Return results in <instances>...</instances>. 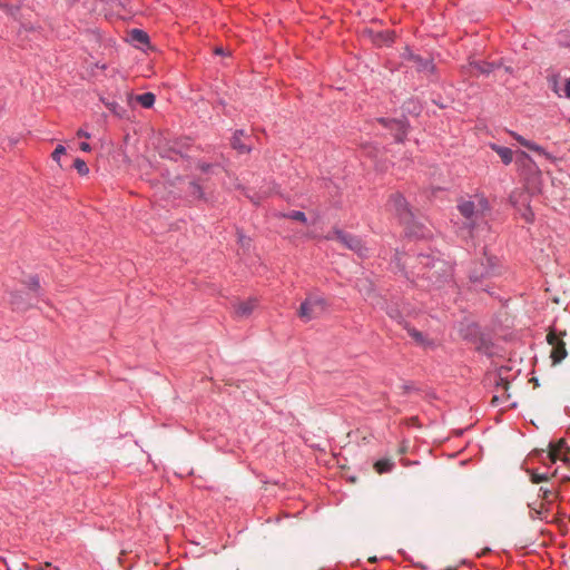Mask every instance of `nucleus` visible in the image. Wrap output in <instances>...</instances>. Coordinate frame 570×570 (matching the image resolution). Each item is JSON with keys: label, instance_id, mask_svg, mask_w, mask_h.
<instances>
[{"label": "nucleus", "instance_id": "nucleus-33", "mask_svg": "<svg viewBox=\"0 0 570 570\" xmlns=\"http://www.w3.org/2000/svg\"><path fill=\"white\" fill-rule=\"evenodd\" d=\"M77 136H78V137L90 138V135H89L87 131H85L83 129H81V128H80V129H78V131H77Z\"/></svg>", "mask_w": 570, "mask_h": 570}, {"label": "nucleus", "instance_id": "nucleus-32", "mask_svg": "<svg viewBox=\"0 0 570 570\" xmlns=\"http://www.w3.org/2000/svg\"><path fill=\"white\" fill-rule=\"evenodd\" d=\"M79 148H80L82 151H90V150H91L90 145H89L88 142H86V141L80 142Z\"/></svg>", "mask_w": 570, "mask_h": 570}, {"label": "nucleus", "instance_id": "nucleus-20", "mask_svg": "<svg viewBox=\"0 0 570 570\" xmlns=\"http://www.w3.org/2000/svg\"><path fill=\"white\" fill-rule=\"evenodd\" d=\"M394 41V33L391 31H383L377 33L374 42L379 46L390 45Z\"/></svg>", "mask_w": 570, "mask_h": 570}, {"label": "nucleus", "instance_id": "nucleus-36", "mask_svg": "<svg viewBox=\"0 0 570 570\" xmlns=\"http://www.w3.org/2000/svg\"><path fill=\"white\" fill-rule=\"evenodd\" d=\"M22 28L29 29V27L27 24H24V23H22Z\"/></svg>", "mask_w": 570, "mask_h": 570}, {"label": "nucleus", "instance_id": "nucleus-16", "mask_svg": "<svg viewBox=\"0 0 570 570\" xmlns=\"http://www.w3.org/2000/svg\"><path fill=\"white\" fill-rule=\"evenodd\" d=\"M491 148L500 156L504 165H509L513 159V153L508 147L492 145Z\"/></svg>", "mask_w": 570, "mask_h": 570}, {"label": "nucleus", "instance_id": "nucleus-35", "mask_svg": "<svg viewBox=\"0 0 570 570\" xmlns=\"http://www.w3.org/2000/svg\"><path fill=\"white\" fill-rule=\"evenodd\" d=\"M216 53L222 55L223 53V49L222 48H217L216 49Z\"/></svg>", "mask_w": 570, "mask_h": 570}, {"label": "nucleus", "instance_id": "nucleus-23", "mask_svg": "<svg viewBox=\"0 0 570 570\" xmlns=\"http://www.w3.org/2000/svg\"><path fill=\"white\" fill-rule=\"evenodd\" d=\"M283 217H286V218H289L293 220H297V222H301L304 224L307 222L306 215L299 210H292L287 214H284Z\"/></svg>", "mask_w": 570, "mask_h": 570}, {"label": "nucleus", "instance_id": "nucleus-30", "mask_svg": "<svg viewBox=\"0 0 570 570\" xmlns=\"http://www.w3.org/2000/svg\"><path fill=\"white\" fill-rule=\"evenodd\" d=\"M30 287L35 291H37L40 287L39 279L36 277H32L30 279Z\"/></svg>", "mask_w": 570, "mask_h": 570}, {"label": "nucleus", "instance_id": "nucleus-15", "mask_svg": "<svg viewBox=\"0 0 570 570\" xmlns=\"http://www.w3.org/2000/svg\"><path fill=\"white\" fill-rule=\"evenodd\" d=\"M409 335L414 340V342L419 345H422V346H428V345H431V342L430 340L420 331H417L416 328L414 327H411V326H405Z\"/></svg>", "mask_w": 570, "mask_h": 570}, {"label": "nucleus", "instance_id": "nucleus-27", "mask_svg": "<svg viewBox=\"0 0 570 570\" xmlns=\"http://www.w3.org/2000/svg\"><path fill=\"white\" fill-rule=\"evenodd\" d=\"M548 478H549L548 473H541V474H539V473H533V474H532V482H534V483H540V482H542V481H547V480H548Z\"/></svg>", "mask_w": 570, "mask_h": 570}, {"label": "nucleus", "instance_id": "nucleus-13", "mask_svg": "<svg viewBox=\"0 0 570 570\" xmlns=\"http://www.w3.org/2000/svg\"><path fill=\"white\" fill-rule=\"evenodd\" d=\"M470 67L472 69V75L478 76L480 73L482 75H489L493 70L500 67V65L495 62H488V61H472L470 62Z\"/></svg>", "mask_w": 570, "mask_h": 570}, {"label": "nucleus", "instance_id": "nucleus-26", "mask_svg": "<svg viewBox=\"0 0 570 570\" xmlns=\"http://www.w3.org/2000/svg\"><path fill=\"white\" fill-rule=\"evenodd\" d=\"M65 153H66V148H65L62 145H58V146L55 148V150H53V153H52L51 157H52V159H53L55 161H57V163L59 164V161H60V157H61Z\"/></svg>", "mask_w": 570, "mask_h": 570}, {"label": "nucleus", "instance_id": "nucleus-28", "mask_svg": "<svg viewBox=\"0 0 570 570\" xmlns=\"http://www.w3.org/2000/svg\"><path fill=\"white\" fill-rule=\"evenodd\" d=\"M198 168H199L203 173H209V171H212V169L214 168V165H212V164H206V163H199V164H198Z\"/></svg>", "mask_w": 570, "mask_h": 570}, {"label": "nucleus", "instance_id": "nucleus-6", "mask_svg": "<svg viewBox=\"0 0 570 570\" xmlns=\"http://www.w3.org/2000/svg\"><path fill=\"white\" fill-rule=\"evenodd\" d=\"M498 267V259L494 256H488L484 253V261L480 263V266H474L471 269L470 278L473 282L480 281L483 277H488L494 275Z\"/></svg>", "mask_w": 570, "mask_h": 570}, {"label": "nucleus", "instance_id": "nucleus-29", "mask_svg": "<svg viewBox=\"0 0 570 570\" xmlns=\"http://www.w3.org/2000/svg\"><path fill=\"white\" fill-rule=\"evenodd\" d=\"M564 97L570 99V78L566 80L564 88L562 89Z\"/></svg>", "mask_w": 570, "mask_h": 570}, {"label": "nucleus", "instance_id": "nucleus-17", "mask_svg": "<svg viewBox=\"0 0 570 570\" xmlns=\"http://www.w3.org/2000/svg\"><path fill=\"white\" fill-rule=\"evenodd\" d=\"M394 466V462L390 459H381L375 462L374 469L379 474L390 472Z\"/></svg>", "mask_w": 570, "mask_h": 570}, {"label": "nucleus", "instance_id": "nucleus-2", "mask_svg": "<svg viewBox=\"0 0 570 570\" xmlns=\"http://www.w3.org/2000/svg\"><path fill=\"white\" fill-rule=\"evenodd\" d=\"M327 307L326 301L317 295H309L301 304L298 309V316L304 321L308 322L322 315Z\"/></svg>", "mask_w": 570, "mask_h": 570}, {"label": "nucleus", "instance_id": "nucleus-9", "mask_svg": "<svg viewBox=\"0 0 570 570\" xmlns=\"http://www.w3.org/2000/svg\"><path fill=\"white\" fill-rule=\"evenodd\" d=\"M379 121L393 131V136L397 142H402L407 132V124L405 120L380 118Z\"/></svg>", "mask_w": 570, "mask_h": 570}, {"label": "nucleus", "instance_id": "nucleus-31", "mask_svg": "<svg viewBox=\"0 0 570 570\" xmlns=\"http://www.w3.org/2000/svg\"><path fill=\"white\" fill-rule=\"evenodd\" d=\"M523 217L527 222H532L533 220V213L528 208L525 210V213L523 214Z\"/></svg>", "mask_w": 570, "mask_h": 570}, {"label": "nucleus", "instance_id": "nucleus-19", "mask_svg": "<svg viewBox=\"0 0 570 570\" xmlns=\"http://www.w3.org/2000/svg\"><path fill=\"white\" fill-rule=\"evenodd\" d=\"M155 95L151 92H145L141 95H138L136 97V100L144 107V108H151L155 104Z\"/></svg>", "mask_w": 570, "mask_h": 570}, {"label": "nucleus", "instance_id": "nucleus-3", "mask_svg": "<svg viewBox=\"0 0 570 570\" xmlns=\"http://www.w3.org/2000/svg\"><path fill=\"white\" fill-rule=\"evenodd\" d=\"M386 208L389 212L396 215L404 224H409L412 220L413 215L407 206V202L400 193L390 196Z\"/></svg>", "mask_w": 570, "mask_h": 570}, {"label": "nucleus", "instance_id": "nucleus-11", "mask_svg": "<svg viewBox=\"0 0 570 570\" xmlns=\"http://www.w3.org/2000/svg\"><path fill=\"white\" fill-rule=\"evenodd\" d=\"M510 135L523 147L532 150V151H535L538 153L539 155H542L544 156L547 159H551L552 156L544 149L542 148L541 146H539L538 144L533 142V141H530L528 139H525L524 137L520 136L519 134L517 132H513L511 131Z\"/></svg>", "mask_w": 570, "mask_h": 570}, {"label": "nucleus", "instance_id": "nucleus-8", "mask_svg": "<svg viewBox=\"0 0 570 570\" xmlns=\"http://www.w3.org/2000/svg\"><path fill=\"white\" fill-rule=\"evenodd\" d=\"M404 58L412 61L419 72H423L425 75H432L434 72L435 66L432 59L423 58L407 49L404 53Z\"/></svg>", "mask_w": 570, "mask_h": 570}, {"label": "nucleus", "instance_id": "nucleus-18", "mask_svg": "<svg viewBox=\"0 0 570 570\" xmlns=\"http://www.w3.org/2000/svg\"><path fill=\"white\" fill-rule=\"evenodd\" d=\"M131 40L138 42L139 45H148L149 37L148 35L140 29H132L130 32Z\"/></svg>", "mask_w": 570, "mask_h": 570}, {"label": "nucleus", "instance_id": "nucleus-4", "mask_svg": "<svg viewBox=\"0 0 570 570\" xmlns=\"http://www.w3.org/2000/svg\"><path fill=\"white\" fill-rule=\"evenodd\" d=\"M563 335H566V332L557 333L556 330H550L547 335V342L551 345L550 356L554 364L560 363L568 355L566 343L562 340Z\"/></svg>", "mask_w": 570, "mask_h": 570}, {"label": "nucleus", "instance_id": "nucleus-1", "mask_svg": "<svg viewBox=\"0 0 570 570\" xmlns=\"http://www.w3.org/2000/svg\"><path fill=\"white\" fill-rule=\"evenodd\" d=\"M458 209L465 219L464 226L471 230L483 220L484 213L489 209V204L485 197L474 195L469 199L460 200Z\"/></svg>", "mask_w": 570, "mask_h": 570}, {"label": "nucleus", "instance_id": "nucleus-34", "mask_svg": "<svg viewBox=\"0 0 570 570\" xmlns=\"http://www.w3.org/2000/svg\"><path fill=\"white\" fill-rule=\"evenodd\" d=\"M10 303L13 305L14 308H20L18 302L16 301V295H12Z\"/></svg>", "mask_w": 570, "mask_h": 570}, {"label": "nucleus", "instance_id": "nucleus-14", "mask_svg": "<svg viewBox=\"0 0 570 570\" xmlns=\"http://www.w3.org/2000/svg\"><path fill=\"white\" fill-rule=\"evenodd\" d=\"M244 132L238 130L234 134L232 138V146L240 154L249 153L250 147L243 141Z\"/></svg>", "mask_w": 570, "mask_h": 570}, {"label": "nucleus", "instance_id": "nucleus-24", "mask_svg": "<svg viewBox=\"0 0 570 570\" xmlns=\"http://www.w3.org/2000/svg\"><path fill=\"white\" fill-rule=\"evenodd\" d=\"M73 167L78 171V174L85 176L89 173V168L85 160L80 158H76L73 161Z\"/></svg>", "mask_w": 570, "mask_h": 570}, {"label": "nucleus", "instance_id": "nucleus-12", "mask_svg": "<svg viewBox=\"0 0 570 570\" xmlns=\"http://www.w3.org/2000/svg\"><path fill=\"white\" fill-rule=\"evenodd\" d=\"M510 135L523 147L532 150V151H535L538 153L539 155H542L544 156L547 159H551L552 156L544 149L542 148L541 146H539L538 144L533 142V141H530L528 139H525L524 137L520 136L519 134L517 132H513L511 131Z\"/></svg>", "mask_w": 570, "mask_h": 570}, {"label": "nucleus", "instance_id": "nucleus-21", "mask_svg": "<svg viewBox=\"0 0 570 570\" xmlns=\"http://www.w3.org/2000/svg\"><path fill=\"white\" fill-rule=\"evenodd\" d=\"M0 8L8 14L17 19V12L20 10L19 6L9 4L8 2L0 0Z\"/></svg>", "mask_w": 570, "mask_h": 570}, {"label": "nucleus", "instance_id": "nucleus-22", "mask_svg": "<svg viewBox=\"0 0 570 570\" xmlns=\"http://www.w3.org/2000/svg\"><path fill=\"white\" fill-rule=\"evenodd\" d=\"M6 564L8 570H28L29 568L28 563L19 561L17 559H11Z\"/></svg>", "mask_w": 570, "mask_h": 570}, {"label": "nucleus", "instance_id": "nucleus-10", "mask_svg": "<svg viewBox=\"0 0 570 570\" xmlns=\"http://www.w3.org/2000/svg\"><path fill=\"white\" fill-rule=\"evenodd\" d=\"M257 307L256 298L239 301L234 305L235 315L239 318L248 317Z\"/></svg>", "mask_w": 570, "mask_h": 570}, {"label": "nucleus", "instance_id": "nucleus-25", "mask_svg": "<svg viewBox=\"0 0 570 570\" xmlns=\"http://www.w3.org/2000/svg\"><path fill=\"white\" fill-rule=\"evenodd\" d=\"M549 82H550V87L553 90V92H556L559 97H561L562 94H561V89L559 88V78H558V76H552L550 78Z\"/></svg>", "mask_w": 570, "mask_h": 570}, {"label": "nucleus", "instance_id": "nucleus-7", "mask_svg": "<svg viewBox=\"0 0 570 570\" xmlns=\"http://www.w3.org/2000/svg\"><path fill=\"white\" fill-rule=\"evenodd\" d=\"M546 456L551 463L560 460L564 464H570V448L563 439H560L556 443L551 442L549 444V451Z\"/></svg>", "mask_w": 570, "mask_h": 570}, {"label": "nucleus", "instance_id": "nucleus-5", "mask_svg": "<svg viewBox=\"0 0 570 570\" xmlns=\"http://www.w3.org/2000/svg\"><path fill=\"white\" fill-rule=\"evenodd\" d=\"M334 238L337 239L346 248L357 253L360 256H364L367 250L365 248V246L363 245V242L361 238H358L354 235L344 233L340 229L334 230L332 235L327 236V239H334Z\"/></svg>", "mask_w": 570, "mask_h": 570}]
</instances>
